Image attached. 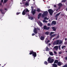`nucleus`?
<instances>
[{
	"label": "nucleus",
	"instance_id": "f257e3e1",
	"mask_svg": "<svg viewBox=\"0 0 67 67\" xmlns=\"http://www.w3.org/2000/svg\"><path fill=\"white\" fill-rule=\"evenodd\" d=\"M48 63L49 64H52L54 62V60L53 59H52L50 57H49L48 58L47 60Z\"/></svg>",
	"mask_w": 67,
	"mask_h": 67
},
{
	"label": "nucleus",
	"instance_id": "f03ea898",
	"mask_svg": "<svg viewBox=\"0 0 67 67\" xmlns=\"http://www.w3.org/2000/svg\"><path fill=\"white\" fill-rule=\"evenodd\" d=\"M27 12H29V10L27 9H25L22 12V15H25V14H26V13Z\"/></svg>",
	"mask_w": 67,
	"mask_h": 67
},
{
	"label": "nucleus",
	"instance_id": "7ed1b4c3",
	"mask_svg": "<svg viewBox=\"0 0 67 67\" xmlns=\"http://www.w3.org/2000/svg\"><path fill=\"white\" fill-rule=\"evenodd\" d=\"M38 30L39 31H40V28H37L36 29V28H35L34 29V30L33 31L34 33H35V34H37V32H38V30Z\"/></svg>",
	"mask_w": 67,
	"mask_h": 67
},
{
	"label": "nucleus",
	"instance_id": "20e7f679",
	"mask_svg": "<svg viewBox=\"0 0 67 67\" xmlns=\"http://www.w3.org/2000/svg\"><path fill=\"white\" fill-rule=\"evenodd\" d=\"M48 11L51 15H52V14H53V13L54 12L53 10H52V9H49L48 10Z\"/></svg>",
	"mask_w": 67,
	"mask_h": 67
},
{
	"label": "nucleus",
	"instance_id": "39448f33",
	"mask_svg": "<svg viewBox=\"0 0 67 67\" xmlns=\"http://www.w3.org/2000/svg\"><path fill=\"white\" fill-rule=\"evenodd\" d=\"M43 29H44V30H48L49 29V27H47L46 26L44 25L43 26Z\"/></svg>",
	"mask_w": 67,
	"mask_h": 67
},
{
	"label": "nucleus",
	"instance_id": "423d86ee",
	"mask_svg": "<svg viewBox=\"0 0 67 67\" xmlns=\"http://www.w3.org/2000/svg\"><path fill=\"white\" fill-rule=\"evenodd\" d=\"M32 56H33L34 57V59H35V58L37 56V54H36V52H34L33 54H32Z\"/></svg>",
	"mask_w": 67,
	"mask_h": 67
},
{
	"label": "nucleus",
	"instance_id": "0eeeda50",
	"mask_svg": "<svg viewBox=\"0 0 67 67\" xmlns=\"http://www.w3.org/2000/svg\"><path fill=\"white\" fill-rule=\"evenodd\" d=\"M61 13V12H60L58 14H57L55 16V19H56V20H57V18L58 17V16H59V15H60V14Z\"/></svg>",
	"mask_w": 67,
	"mask_h": 67
},
{
	"label": "nucleus",
	"instance_id": "6e6552de",
	"mask_svg": "<svg viewBox=\"0 0 67 67\" xmlns=\"http://www.w3.org/2000/svg\"><path fill=\"white\" fill-rule=\"evenodd\" d=\"M56 22L55 21H53L52 22L51 24V25H56Z\"/></svg>",
	"mask_w": 67,
	"mask_h": 67
},
{
	"label": "nucleus",
	"instance_id": "1a4fd4ad",
	"mask_svg": "<svg viewBox=\"0 0 67 67\" xmlns=\"http://www.w3.org/2000/svg\"><path fill=\"white\" fill-rule=\"evenodd\" d=\"M34 11L32 10L31 11V12L33 14V15H34L35 13H36V10L35 9H34Z\"/></svg>",
	"mask_w": 67,
	"mask_h": 67
},
{
	"label": "nucleus",
	"instance_id": "9d476101",
	"mask_svg": "<svg viewBox=\"0 0 67 67\" xmlns=\"http://www.w3.org/2000/svg\"><path fill=\"white\" fill-rule=\"evenodd\" d=\"M43 14L44 15H46V16H47V15L48 14V12L47 11H46L43 12Z\"/></svg>",
	"mask_w": 67,
	"mask_h": 67
},
{
	"label": "nucleus",
	"instance_id": "9b49d317",
	"mask_svg": "<svg viewBox=\"0 0 67 67\" xmlns=\"http://www.w3.org/2000/svg\"><path fill=\"white\" fill-rule=\"evenodd\" d=\"M34 52V51H33L32 50H30V53H29V54L30 55H32H32Z\"/></svg>",
	"mask_w": 67,
	"mask_h": 67
},
{
	"label": "nucleus",
	"instance_id": "f8f14e48",
	"mask_svg": "<svg viewBox=\"0 0 67 67\" xmlns=\"http://www.w3.org/2000/svg\"><path fill=\"white\" fill-rule=\"evenodd\" d=\"M62 65V62H58V66H60Z\"/></svg>",
	"mask_w": 67,
	"mask_h": 67
},
{
	"label": "nucleus",
	"instance_id": "ddd939ff",
	"mask_svg": "<svg viewBox=\"0 0 67 67\" xmlns=\"http://www.w3.org/2000/svg\"><path fill=\"white\" fill-rule=\"evenodd\" d=\"M41 15H42V13H40L38 15V19H39L40 18V17H41Z\"/></svg>",
	"mask_w": 67,
	"mask_h": 67
},
{
	"label": "nucleus",
	"instance_id": "4468645a",
	"mask_svg": "<svg viewBox=\"0 0 67 67\" xmlns=\"http://www.w3.org/2000/svg\"><path fill=\"white\" fill-rule=\"evenodd\" d=\"M58 60H55L54 62V64H58Z\"/></svg>",
	"mask_w": 67,
	"mask_h": 67
},
{
	"label": "nucleus",
	"instance_id": "2eb2a0df",
	"mask_svg": "<svg viewBox=\"0 0 67 67\" xmlns=\"http://www.w3.org/2000/svg\"><path fill=\"white\" fill-rule=\"evenodd\" d=\"M54 48L56 50H57L58 48V46H55L54 47Z\"/></svg>",
	"mask_w": 67,
	"mask_h": 67
},
{
	"label": "nucleus",
	"instance_id": "dca6fc26",
	"mask_svg": "<svg viewBox=\"0 0 67 67\" xmlns=\"http://www.w3.org/2000/svg\"><path fill=\"white\" fill-rule=\"evenodd\" d=\"M44 38H45L44 37L41 36V37L40 38V40L42 41H43V40H44Z\"/></svg>",
	"mask_w": 67,
	"mask_h": 67
},
{
	"label": "nucleus",
	"instance_id": "f3484780",
	"mask_svg": "<svg viewBox=\"0 0 67 67\" xmlns=\"http://www.w3.org/2000/svg\"><path fill=\"white\" fill-rule=\"evenodd\" d=\"M53 67H57V65L54 63L53 64Z\"/></svg>",
	"mask_w": 67,
	"mask_h": 67
},
{
	"label": "nucleus",
	"instance_id": "a211bd4d",
	"mask_svg": "<svg viewBox=\"0 0 67 67\" xmlns=\"http://www.w3.org/2000/svg\"><path fill=\"white\" fill-rule=\"evenodd\" d=\"M58 5L59 7H62V6H63V4L61 3H60L58 4Z\"/></svg>",
	"mask_w": 67,
	"mask_h": 67
},
{
	"label": "nucleus",
	"instance_id": "6ab92c4d",
	"mask_svg": "<svg viewBox=\"0 0 67 67\" xmlns=\"http://www.w3.org/2000/svg\"><path fill=\"white\" fill-rule=\"evenodd\" d=\"M29 19H30L31 20H33L34 19V18L30 16L29 17Z\"/></svg>",
	"mask_w": 67,
	"mask_h": 67
},
{
	"label": "nucleus",
	"instance_id": "aec40b11",
	"mask_svg": "<svg viewBox=\"0 0 67 67\" xmlns=\"http://www.w3.org/2000/svg\"><path fill=\"white\" fill-rule=\"evenodd\" d=\"M63 41L62 40H60L59 41V45H60V44H62L63 43Z\"/></svg>",
	"mask_w": 67,
	"mask_h": 67
},
{
	"label": "nucleus",
	"instance_id": "412c9836",
	"mask_svg": "<svg viewBox=\"0 0 67 67\" xmlns=\"http://www.w3.org/2000/svg\"><path fill=\"white\" fill-rule=\"evenodd\" d=\"M52 29H53V31H56V29L54 27H53L52 28Z\"/></svg>",
	"mask_w": 67,
	"mask_h": 67
},
{
	"label": "nucleus",
	"instance_id": "4be33fe9",
	"mask_svg": "<svg viewBox=\"0 0 67 67\" xmlns=\"http://www.w3.org/2000/svg\"><path fill=\"white\" fill-rule=\"evenodd\" d=\"M2 11H3L2 9H0V11H1L2 14H4V13L2 12Z\"/></svg>",
	"mask_w": 67,
	"mask_h": 67
},
{
	"label": "nucleus",
	"instance_id": "5701e85b",
	"mask_svg": "<svg viewBox=\"0 0 67 67\" xmlns=\"http://www.w3.org/2000/svg\"><path fill=\"white\" fill-rule=\"evenodd\" d=\"M59 40H57L56 41L57 45H58V44H59Z\"/></svg>",
	"mask_w": 67,
	"mask_h": 67
},
{
	"label": "nucleus",
	"instance_id": "b1692460",
	"mask_svg": "<svg viewBox=\"0 0 67 67\" xmlns=\"http://www.w3.org/2000/svg\"><path fill=\"white\" fill-rule=\"evenodd\" d=\"M45 42L46 44H48V43H49V41L48 40L47 41H45Z\"/></svg>",
	"mask_w": 67,
	"mask_h": 67
},
{
	"label": "nucleus",
	"instance_id": "393cba45",
	"mask_svg": "<svg viewBox=\"0 0 67 67\" xmlns=\"http://www.w3.org/2000/svg\"><path fill=\"white\" fill-rule=\"evenodd\" d=\"M50 55H51V56H53V52H51L49 53Z\"/></svg>",
	"mask_w": 67,
	"mask_h": 67
},
{
	"label": "nucleus",
	"instance_id": "a878e982",
	"mask_svg": "<svg viewBox=\"0 0 67 67\" xmlns=\"http://www.w3.org/2000/svg\"><path fill=\"white\" fill-rule=\"evenodd\" d=\"M54 34V32H51L50 34H49V35H50V36H51L52 35V34Z\"/></svg>",
	"mask_w": 67,
	"mask_h": 67
},
{
	"label": "nucleus",
	"instance_id": "bb28decb",
	"mask_svg": "<svg viewBox=\"0 0 67 67\" xmlns=\"http://www.w3.org/2000/svg\"><path fill=\"white\" fill-rule=\"evenodd\" d=\"M44 64L45 65H48V63H47V61H45L44 62Z\"/></svg>",
	"mask_w": 67,
	"mask_h": 67
},
{
	"label": "nucleus",
	"instance_id": "cd10ccee",
	"mask_svg": "<svg viewBox=\"0 0 67 67\" xmlns=\"http://www.w3.org/2000/svg\"><path fill=\"white\" fill-rule=\"evenodd\" d=\"M46 51H49V48H48L47 47H46Z\"/></svg>",
	"mask_w": 67,
	"mask_h": 67
},
{
	"label": "nucleus",
	"instance_id": "c85d7f7f",
	"mask_svg": "<svg viewBox=\"0 0 67 67\" xmlns=\"http://www.w3.org/2000/svg\"><path fill=\"white\" fill-rule=\"evenodd\" d=\"M45 34H46V35H49V32H45Z\"/></svg>",
	"mask_w": 67,
	"mask_h": 67
},
{
	"label": "nucleus",
	"instance_id": "c756f323",
	"mask_svg": "<svg viewBox=\"0 0 67 67\" xmlns=\"http://www.w3.org/2000/svg\"><path fill=\"white\" fill-rule=\"evenodd\" d=\"M25 5L26 6H28V5H29V3H26L25 4Z\"/></svg>",
	"mask_w": 67,
	"mask_h": 67
},
{
	"label": "nucleus",
	"instance_id": "7c9ffc66",
	"mask_svg": "<svg viewBox=\"0 0 67 67\" xmlns=\"http://www.w3.org/2000/svg\"><path fill=\"white\" fill-rule=\"evenodd\" d=\"M36 11H37V12H40V11H41V10L40 9L37 8V10Z\"/></svg>",
	"mask_w": 67,
	"mask_h": 67
},
{
	"label": "nucleus",
	"instance_id": "2f4dec72",
	"mask_svg": "<svg viewBox=\"0 0 67 67\" xmlns=\"http://www.w3.org/2000/svg\"><path fill=\"white\" fill-rule=\"evenodd\" d=\"M53 45H57V44H56V41H54L53 43Z\"/></svg>",
	"mask_w": 67,
	"mask_h": 67
},
{
	"label": "nucleus",
	"instance_id": "473e14b6",
	"mask_svg": "<svg viewBox=\"0 0 67 67\" xmlns=\"http://www.w3.org/2000/svg\"><path fill=\"white\" fill-rule=\"evenodd\" d=\"M46 16V15H44V14L43 13V14L42 15V18H44V17H45V16Z\"/></svg>",
	"mask_w": 67,
	"mask_h": 67
},
{
	"label": "nucleus",
	"instance_id": "72a5a7b5",
	"mask_svg": "<svg viewBox=\"0 0 67 67\" xmlns=\"http://www.w3.org/2000/svg\"><path fill=\"white\" fill-rule=\"evenodd\" d=\"M66 47V46H63L62 47V49H63L64 47Z\"/></svg>",
	"mask_w": 67,
	"mask_h": 67
},
{
	"label": "nucleus",
	"instance_id": "f704fd0d",
	"mask_svg": "<svg viewBox=\"0 0 67 67\" xmlns=\"http://www.w3.org/2000/svg\"><path fill=\"white\" fill-rule=\"evenodd\" d=\"M8 0H4L3 3H6V2H7Z\"/></svg>",
	"mask_w": 67,
	"mask_h": 67
},
{
	"label": "nucleus",
	"instance_id": "c9c22d12",
	"mask_svg": "<svg viewBox=\"0 0 67 67\" xmlns=\"http://www.w3.org/2000/svg\"><path fill=\"white\" fill-rule=\"evenodd\" d=\"M31 11H33V9H34V7H33V6H31Z\"/></svg>",
	"mask_w": 67,
	"mask_h": 67
},
{
	"label": "nucleus",
	"instance_id": "e433bc0d",
	"mask_svg": "<svg viewBox=\"0 0 67 67\" xmlns=\"http://www.w3.org/2000/svg\"><path fill=\"white\" fill-rule=\"evenodd\" d=\"M59 35H58V36H57L56 37V39H57V38H59Z\"/></svg>",
	"mask_w": 67,
	"mask_h": 67
},
{
	"label": "nucleus",
	"instance_id": "4c0bfd02",
	"mask_svg": "<svg viewBox=\"0 0 67 67\" xmlns=\"http://www.w3.org/2000/svg\"><path fill=\"white\" fill-rule=\"evenodd\" d=\"M55 36H56V34H53V35H51V36H52V37H53Z\"/></svg>",
	"mask_w": 67,
	"mask_h": 67
},
{
	"label": "nucleus",
	"instance_id": "58836bf2",
	"mask_svg": "<svg viewBox=\"0 0 67 67\" xmlns=\"http://www.w3.org/2000/svg\"><path fill=\"white\" fill-rule=\"evenodd\" d=\"M40 26H43V24L41 23H40Z\"/></svg>",
	"mask_w": 67,
	"mask_h": 67
},
{
	"label": "nucleus",
	"instance_id": "ea45409f",
	"mask_svg": "<svg viewBox=\"0 0 67 67\" xmlns=\"http://www.w3.org/2000/svg\"><path fill=\"white\" fill-rule=\"evenodd\" d=\"M59 55H60L61 54H62V52H59Z\"/></svg>",
	"mask_w": 67,
	"mask_h": 67
},
{
	"label": "nucleus",
	"instance_id": "a19ab883",
	"mask_svg": "<svg viewBox=\"0 0 67 67\" xmlns=\"http://www.w3.org/2000/svg\"><path fill=\"white\" fill-rule=\"evenodd\" d=\"M20 13H17L16 14V15H19V14H20Z\"/></svg>",
	"mask_w": 67,
	"mask_h": 67
},
{
	"label": "nucleus",
	"instance_id": "79ce46f5",
	"mask_svg": "<svg viewBox=\"0 0 67 67\" xmlns=\"http://www.w3.org/2000/svg\"><path fill=\"white\" fill-rule=\"evenodd\" d=\"M60 46H61L60 45H59V50H60Z\"/></svg>",
	"mask_w": 67,
	"mask_h": 67
},
{
	"label": "nucleus",
	"instance_id": "37998d69",
	"mask_svg": "<svg viewBox=\"0 0 67 67\" xmlns=\"http://www.w3.org/2000/svg\"><path fill=\"white\" fill-rule=\"evenodd\" d=\"M62 2H66V0H63L62 1Z\"/></svg>",
	"mask_w": 67,
	"mask_h": 67
},
{
	"label": "nucleus",
	"instance_id": "c03bdc74",
	"mask_svg": "<svg viewBox=\"0 0 67 67\" xmlns=\"http://www.w3.org/2000/svg\"><path fill=\"white\" fill-rule=\"evenodd\" d=\"M35 34H34V33H32V36H34V35H35Z\"/></svg>",
	"mask_w": 67,
	"mask_h": 67
},
{
	"label": "nucleus",
	"instance_id": "a18cd8bd",
	"mask_svg": "<svg viewBox=\"0 0 67 67\" xmlns=\"http://www.w3.org/2000/svg\"><path fill=\"white\" fill-rule=\"evenodd\" d=\"M50 25H51L50 24H49V23H48V26H50Z\"/></svg>",
	"mask_w": 67,
	"mask_h": 67
},
{
	"label": "nucleus",
	"instance_id": "49530a36",
	"mask_svg": "<svg viewBox=\"0 0 67 67\" xmlns=\"http://www.w3.org/2000/svg\"><path fill=\"white\" fill-rule=\"evenodd\" d=\"M3 0H1V3H3Z\"/></svg>",
	"mask_w": 67,
	"mask_h": 67
},
{
	"label": "nucleus",
	"instance_id": "de8ad7c7",
	"mask_svg": "<svg viewBox=\"0 0 67 67\" xmlns=\"http://www.w3.org/2000/svg\"><path fill=\"white\" fill-rule=\"evenodd\" d=\"M54 53L55 54H57V53L56 51H54Z\"/></svg>",
	"mask_w": 67,
	"mask_h": 67
},
{
	"label": "nucleus",
	"instance_id": "09e8293b",
	"mask_svg": "<svg viewBox=\"0 0 67 67\" xmlns=\"http://www.w3.org/2000/svg\"><path fill=\"white\" fill-rule=\"evenodd\" d=\"M52 37H53L52 36H51L50 37V39H52Z\"/></svg>",
	"mask_w": 67,
	"mask_h": 67
},
{
	"label": "nucleus",
	"instance_id": "8fccbe9b",
	"mask_svg": "<svg viewBox=\"0 0 67 67\" xmlns=\"http://www.w3.org/2000/svg\"><path fill=\"white\" fill-rule=\"evenodd\" d=\"M44 19H45V20H46V19H47V17H45L44 18Z\"/></svg>",
	"mask_w": 67,
	"mask_h": 67
},
{
	"label": "nucleus",
	"instance_id": "3c124183",
	"mask_svg": "<svg viewBox=\"0 0 67 67\" xmlns=\"http://www.w3.org/2000/svg\"><path fill=\"white\" fill-rule=\"evenodd\" d=\"M2 3H0V5H2Z\"/></svg>",
	"mask_w": 67,
	"mask_h": 67
},
{
	"label": "nucleus",
	"instance_id": "603ef678",
	"mask_svg": "<svg viewBox=\"0 0 67 67\" xmlns=\"http://www.w3.org/2000/svg\"><path fill=\"white\" fill-rule=\"evenodd\" d=\"M65 59L66 60H67V57H65Z\"/></svg>",
	"mask_w": 67,
	"mask_h": 67
},
{
	"label": "nucleus",
	"instance_id": "864d4df0",
	"mask_svg": "<svg viewBox=\"0 0 67 67\" xmlns=\"http://www.w3.org/2000/svg\"><path fill=\"white\" fill-rule=\"evenodd\" d=\"M65 41H67V38H65Z\"/></svg>",
	"mask_w": 67,
	"mask_h": 67
},
{
	"label": "nucleus",
	"instance_id": "5fc2aeb1",
	"mask_svg": "<svg viewBox=\"0 0 67 67\" xmlns=\"http://www.w3.org/2000/svg\"><path fill=\"white\" fill-rule=\"evenodd\" d=\"M47 8H48V9H49V8H50V6H48L47 7Z\"/></svg>",
	"mask_w": 67,
	"mask_h": 67
},
{
	"label": "nucleus",
	"instance_id": "6e6d98bb",
	"mask_svg": "<svg viewBox=\"0 0 67 67\" xmlns=\"http://www.w3.org/2000/svg\"><path fill=\"white\" fill-rule=\"evenodd\" d=\"M54 7L55 8L56 7V5H54Z\"/></svg>",
	"mask_w": 67,
	"mask_h": 67
},
{
	"label": "nucleus",
	"instance_id": "4d7b16f0",
	"mask_svg": "<svg viewBox=\"0 0 67 67\" xmlns=\"http://www.w3.org/2000/svg\"><path fill=\"white\" fill-rule=\"evenodd\" d=\"M48 45H49V46H51V44L50 43H49Z\"/></svg>",
	"mask_w": 67,
	"mask_h": 67
},
{
	"label": "nucleus",
	"instance_id": "13d9d810",
	"mask_svg": "<svg viewBox=\"0 0 67 67\" xmlns=\"http://www.w3.org/2000/svg\"><path fill=\"white\" fill-rule=\"evenodd\" d=\"M43 22H45V20H44L43 21Z\"/></svg>",
	"mask_w": 67,
	"mask_h": 67
},
{
	"label": "nucleus",
	"instance_id": "bf43d9fd",
	"mask_svg": "<svg viewBox=\"0 0 67 67\" xmlns=\"http://www.w3.org/2000/svg\"><path fill=\"white\" fill-rule=\"evenodd\" d=\"M7 10V9L6 8H5V11H6V10Z\"/></svg>",
	"mask_w": 67,
	"mask_h": 67
},
{
	"label": "nucleus",
	"instance_id": "052dcab7",
	"mask_svg": "<svg viewBox=\"0 0 67 67\" xmlns=\"http://www.w3.org/2000/svg\"><path fill=\"white\" fill-rule=\"evenodd\" d=\"M45 23H47V21H46L45 20Z\"/></svg>",
	"mask_w": 67,
	"mask_h": 67
},
{
	"label": "nucleus",
	"instance_id": "680f3d73",
	"mask_svg": "<svg viewBox=\"0 0 67 67\" xmlns=\"http://www.w3.org/2000/svg\"><path fill=\"white\" fill-rule=\"evenodd\" d=\"M58 10V9H57L56 10V11H57Z\"/></svg>",
	"mask_w": 67,
	"mask_h": 67
},
{
	"label": "nucleus",
	"instance_id": "e2e57ef3",
	"mask_svg": "<svg viewBox=\"0 0 67 67\" xmlns=\"http://www.w3.org/2000/svg\"><path fill=\"white\" fill-rule=\"evenodd\" d=\"M26 0H22V1H26Z\"/></svg>",
	"mask_w": 67,
	"mask_h": 67
},
{
	"label": "nucleus",
	"instance_id": "0e129e2a",
	"mask_svg": "<svg viewBox=\"0 0 67 67\" xmlns=\"http://www.w3.org/2000/svg\"><path fill=\"white\" fill-rule=\"evenodd\" d=\"M56 58L57 59H58V57H56Z\"/></svg>",
	"mask_w": 67,
	"mask_h": 67
},
{
	"label": "nucleus",
	"instance_id": "69168bd1",
	"mask_svg": "<svg viewBox=\"0 0 67 67\" xmlns=\"http://www.w3.org/2000/svg\"><path fill=\"white\" fill-rule=\"evenodd\" d=\"M46 20H48V18H47Z\"/></svg>",
	"mask_w": 67,
	"mask_h": 67
},
{
	"label": "nucleus",
	"instance_id": "338daca9",
	"mask_svg": "<svg viewBox=\"0 0 67 67\" xmlns=\"http://www.w3.org/2000/svg\"><path fill=\"white\" fill-rule=\"evenodd\" d=\"M66 11H67V8H66Z\"/></svg>",
	"mask_w": 67,
	"mask_h": 67
},
{
	"label": "nucleus",
	"instance_id": "774afa93",
	"mask_svg": "<svg viewBox=\"0 0 67 67\" xmlns=\"http://www.w3.org/2000/svg\"><path fill=\"white\" fill-rule=\"evenodd\" d=\"M66 53H67V51H66Z\"/></svg>",
	"mask_w": 67,
	"mask_h": 67
}]
</instances>
